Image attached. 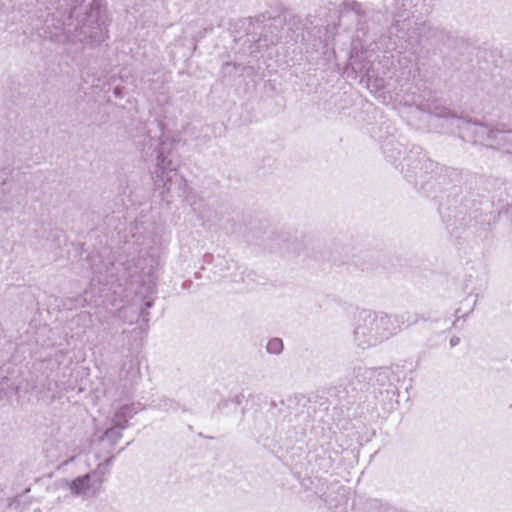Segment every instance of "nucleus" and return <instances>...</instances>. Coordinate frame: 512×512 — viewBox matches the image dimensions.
I'll return each instance as SVG.
<instances>
[{
    "instance_id": "obj_1",
    "label": "nucleus",
    "mask_w": 512,
    "mask_h": 512,
    "mask_svg": "<svg viewBox=\"0 0 512 512\" xmlns=\"http://www.w3.org/2000/svg\"><path fill=\"white\" fill-rule=\"evenodd\" d=\"M407 322V314L392 316L361 310L355 317L354 340L362 348L376 346L397 334Z\"/></svg>"
},
{
    "instance_id": "obj_2",
    "label": "nucleus",
    "mask_w": 512,
    "mask_h": 512,
    "mask_svg": "<svg viewBox=\"0 0 512 512\" xmlns=\"http://www.w3.org/2000/svg\"><path fill=\"white\" fill-rule=\"evenodd\" d=\"M175 142L162 134L155 146L156 165L152 172V179L155 189H161V195L169 193L173 178H179V190L183 195L186 194L187 181L183 176L178 175L180 163L174 156Z\"/></svg>"
},
{
    "instance_id": "obj_3",
    "label": "nucleus",
    "mask_w": 512,
    "mask_h": 512,
    "mask_svg": "<svg viewBox=\"0 0 512 512\" xmlns=\"http://www.w3.org/2000/svg\"><path fill=\"white\" fill-rule=\"evenodd\" d=\"M456 121L459 136L464 141L512 154V129L504 126L494 129L484 123L471 122L462 118H457Z\"/></svg>"
},
{
    "instance_id": "obj_4",
    "label": "nucleus",
    "mask_w": 512,
    "mask_h": 512,
    "mask_svg": "<svg viewBox=\"0 0 512 512\" xmlns=\"http://www.w3.org/2000/svg\"><path fill=\"white\" fill-rule=\"evenodd\" d=\"M390 33L395 34L400 39L405 38L407 44L411 45L412 48L415 45H424L426 43L430 45L446 44L451 38L444 30L434 27L425 21H412V19L403 14H398L395 17Z\"/></svg>"
},
{
    "instance_id": "obj_5",
    "label": "nucleus",
    "mask_w": 512,
    "mask_h": 512,
    "mask_svg": "<svg viewBox=\"0 0 512 512\" xmlns=\"http://www.w3.org/2000/svg\"><path fill=\"white\" fill-rule=\"evenodd\" d=\"M147 259L143 257H139L133 263L127 261L125 263H120L122 274L121 277L128 283H143L145 282V277H147V295L144 298V307L140 309L139 315L144 323L149 322V312L147 309L151 308L154 304L153 295L156 293V277L154 273V265L151 264L148 270H145L143 263L146 262Z\"/></svg>"
},
{
    "instance_id": "obj_6",
    "label": "nucleus",
    "mask_w": 512,
    "mask_h": 512,
    "mask_svg": "<svg viewBox=\"0 0 512 512\" xmlns=\"http://www.w3.org/2000/svg\"><path fill=\"white\" fill-rule=\"evenodd\" d=\"M399 165L405 178L416 185L420 184L421 189L427 190L426 186L436 181L433 173L437 164L427 158L419 147L413 148Z\"/></svg>"
},
{
    "instance_id": "obj_7",
    "label": "nucleus",
    "mask_w": 512,
    "mask_h": 512,
    "mask_svg": "<svg viewBox=\"0 0 512 512\" xmlns=\"http://www.w3.org/2000/svg\"><path fill=\"white\" fill-rule=\"evenodd\" d=\"M11 174L8 167L0 169V210L3 212L21 211L26 202L22 188L9 178Z\"/></svg>"
},
{
    "instance_id": "obj_8",
    "label": "nucleus",
    "mask_w": 512,
    "mask_h": 512,
    "mask_svg": "<svg viewBox=\"0 0 512 512\" xmlns=\"http://www.w3.org/2000/svg\"><path fill=\"white\" fill-rule=\"evenodd\" d=\"M22 388V367L14 362L4 363L0 367V400L18 398V393Z\"/></svg>"
},
{
    "instance_id": "obj_9",
    "label": "nucleus",
    "mask_w": 512,
    "mask_h": 512,
    "mask_svg": "<svg viewBox=\"0 0 512 512\" xmlns=\"http://www.w3.org/2000/svg\"><path fill=\"white\" fill-rule=\"evenodd\" d=\"M347 69H351L355 77L361 75L368 83L373 82L374 86L378 89L385 87L384 78L379 77L373 68L371 60L368 59L367 53L364 51L351 53Z\"/></svg>"
},
{
    "instance_id": "obj_10",
    "label": "nucleus",
    "mask_w": 512,
    "mask_h": 512,
    "mask_svg": "<svg viewBox=\"0 0 512 512\" xmlns=\"http://www.w3.org/2000/svg\"><path fill=\"white\" fill-rule=\"evenodd\" d=\"M103 481L104 473L93 471L73 479L69 483V488L76 495L91 498L100 492Z\"/></svg>"
},
{
    "instance_id": "obj_11",
    "label": "nucleus",
    "mask_w": 512,
    "mask_h": 512,
    "mask_svg": "<svg viewBox=\"0 0 512 512\" xmlns=\"http://www.w3.org/2000/svg\"><path fill=\"white\" fill-rule=\"evenodd\" d=\"M276 18V15L266 16L265 14L259 15L255 17V21L257 24H263L264 33H262L257 40V48H268L269 46L276 45L282 38L285 33V26H280L276 28L272 25L273 20Z\"/></svg>"
},
{
    "instance_id": "obj_12",
    "label": "nucleus",
    "mask_w": 512,
    "mask_h": 512,
    "mask_svg": "<svg viewBox=\"0 0 512 512\" xmlns=\"http://www.w3.org/2000/svg\"><path fill=\"white\" fill-rule=\"evenodd\" d=\"M272 25L276 28L285 26L286 37L295 39L298 37L297 32L301 29V19L290 10H282L276 15Z\"/></svg>"
},
{
    "instance_id": "obj_13",
    "label": "nucleus",
    "mask_w": 512,
    "mask_h": 512,
    "mask_svg": "<svg viewBox=\"0 0 512 512\" xmlns=\"http://www.w3.org/2000/svg\"><path fill=\"white\" fill-rule=\"evenodd\" d=\"M138 412L135 404H124L120 406L112 417V424L120 428H127L128 421Z\"/></svg>"
},
{
    "instance_id": "obj_14",
    "label": "nucleus",
    "mask_w": 512,
    "mask_h": 512,
    "mask_svg": "<svg viewBox=\"0 0 512 512\" xmlns=\"http://www.w3.org/2000/svg\"><path fill=\"white\" fill-rule=\"evenodd\" d=\"M95 281H96V278L94 277L90 283V286L88 287V289H86L84 291V300L89 302V303H94L95 305H99L100 302L97 300V299H94L95 297H98V298H102L104 295H103V292L106 291V290H110L111 288H108V286H112V281H110L109 279H105V283L103 284V288H99V294L96 295V284H95Z\"/></svg>"
},
{
    "instance_id": "obj_15",
    "label": "nucleus",
    "mask_w": 512,
    "mask_h": 512,
    "mask_svg": "<svg viewBox=\"0 0 512 512\" xmlns=\"http://www.w3.org/2000/svg\"><path fill=\"white\" fill-rule=\"evenodd\" d=\"M399 65L403 69L402 74L406 75V80H409L411 77H415L416 73L419 72L418 63H413L411 59H409L406 55L401 56L398 59Z\"/></svg>"
},
{
    "instance_id": "obj_16",
    "label": "nucleus",
    "mask_w": 512,
    "mask_h": 512,
    "mask_svg": "<svg viewBox=\"0 0 512 512\" xmlns=\"http://www.w3.org/2000/svg\"><path fill=\"white\" fill-rule=\"evenodd\" d=\"M383 153L385 157L391 161L396 162L401 154V144L397 141L391 140L386 142L383 146Z\"/></svg>"
},
{
    "instance_id": "obj_17",
    "label": "nucleus",
    "mask_w": 512,
    "mask_h": 512,
    "mask_svg": "<svg viewBox=\"0 0 512 512\" xmlns=\"http://www.w3.org/2000/svg\"><path fill=\"white\" fill-rule=\"evenodd\" d=\"M426 109L429 113L434 114L437 117L448 118L451 115L450 109L439 104L436 100L431 103H427Z\"/></svg>"
},
{
    "instance_id": "obj_18",
    "label": "nucleus",
    "mask_w": 512,
    "mask_h": 512,
    "mask_svg": "<svg viewBox=\"0 0 512 512\" xmlns=\"http://www.w3.org/2000/svg\"><path fill=\"white\" fill-rule=\"evenodd\" d=\"M124 429L125 428H120L118 426L113 425L111 428H108L105 431L104 436L114 445L122 438V431Z\"/></svg>"
},
{
    "instance_id": "obj_19",
    "label": "nucleus",
    "mask_w": 512,
    "mask_h": 512,
    "mask_svg": "<svg viewBox=\"0 0 512 512\" xmlns=\"http://www.w3.org/2000/svg\"><path fill=\"white\" fill-rule=\"evenodd\" d=\"M266 349L270 354H280L283 350V342L280 338H273L267 343Z\"/></svg>"
},
{
    "instance_id": "obj_20",
    "label": "nucleus",
    "mask_w": 512,
    "mask_h": 512,
    "mask_svg": "<svg viewBox=\"0 0 512 512\" xmlns=\"http://www.w3.org/2000/svg\"><path fill=\"white\" fill-rule=\"evenodd\" d=\"M343 8L345 11H352L357 15H362L364 13L362 4L355 0H346L343 2Z\"/></svg>"
},
{
    "instance_id": "obj_21",
    "label": "nucleus",
    "mask_w": 512,
    "mask_h": 512,
    "mask_svg": "<svg viewBox=\"0 0 512 512\" xmlns=\"http://www.w3.org/2000/svg\"><path fill=\"white\" fill-rule=\"evenodd\" d=\"M114 456L107 458L103 463H100L95 471H99L100 473H104V475L108 472L109 467L113 464Z\"/></svg>"
},
{
    "instance_id": "obj_22",
    "label": "nucleus",
    "mask_w": 512,
    "mask_h": 512,
    "mask_svg": "<svg viewBox=\"0 0 512 512\" xmlns=\"http://www.w3.org/2000/svg\"><path fill=\"white\" fill-rule=\"evenodd\" d=\"M132 377H136L140 374V368L138 363L131 364L130 371L128 372Z\"/></svg>"
},
{
    "instance_id": "obj_23",
    "label": "nucleus",
    "mask_w": 512,
    "mask_h": 512,
    "mask_svg": "<svg viewBox=\"0 0 512 512\" xmlns=\"http://www.w3.org/2000/svg\"><path fill=\"white\" fill-rule=\"evenodd\" d=\"M407 46H409L410 53H411V54H413V55H415V58H418V55H416V54H417V49H416V47H418L419 45H415L413 48H412V46H411V45H409V44H408ZM407 49H408V47H406V50H407Z\"/></svg>"
},
{
    "instance_id": "obj_24",
    "label": "nucleus",
    "mask_w": 512,
    "mask_h": 512,
    "mask_svg": "<svg viewBox=\"0 0 512 512\" xmlns=\"http://www.w3.org/2000/svg\"><path fill=\"white\" fill-rule=\"evenodd\" d=\"M459 342H460V338H458V337H452V338L450 339V345H451L452 347H454V346L458 345V344H459Z\"/></svg>"
},
{
    "instance_id": "obj_25",
    "label": "nucleus",
    "mask_w": 512,
    "mask_h": 512,
    "mask_svg": "<svg viewBox=\"0 0 512 512\" xmlns=\"http://www.w3.org/2000/svg\"><path fill=\"white\" fill-rule=\"evenodd\" d=\"M114 94L116 97H121V88L120 87H116L114 89Z\"/></svg>"
},
{
    "instance_id": "obj_26",
    "label": "nucleus",
    "mask_w": 512,
    "mask_h": 512,
    "mask_svg": "<svg viewBox=\"0 0 512 512\" xmlns=\"http://www.w3.org/2000/svg\"><path fill=\"white\" fill-rule=\"evenodd\" d=\"M112 270H116L117 275L120 273V267H116V265L114 263H112Z\"/></svg>"
},
{
    "instance_id": "obj_27",
    "label": "nucleus",
    "mask_w": 512,
    "mask_h": 512,
    "mask_svg": "<svg viewBox=\"0 0 512 512\" xmlns=\"http://www.w3.org/2000/svg\"><path fill=\"white\" fill-rule=\"evenodd\" d=\"M5 7L4 0H0V11L3 10Z\"/></svg>"
},
{
    "instance_id": "obj_28",
    "label": "nucleus",
    "mask_w": 512,
    "mask_h": 512,
    "mask_svg": "<svg viewBox=\"0 0 512 512\" xmlns=\"http://www.w3.org/2000/svg\"><path fill=\"white\" fill-rule=\"evenodd\" d=\"M97 283H98V284H101V279H100V277H97Z\"/></svg>"
},
{
    "instance_id": "obj_29",
    "label": "nucleus",
    "mask_w": 512,
    "mask_h": 512,
    "mask_svg": "<svg viewBox=\"0 0 512 512\" xmlns=\"http://www.w3.org/2000/svg\"><path fill=\"white\" fill-rule=\"evenodd\" d=\"M404 91L403 85H400V92Z\"/></svg>"
},
{
    "instance_id": "obj_30",
    "label": "nucleus",
    "mask_w": 512,
    "mask_h": 512,
    "mask_svg": "<svg viewBox=\"0 0 512 512\" xmlns=\"http://www.w3.org/2000/svg\"><path fill=\"white\" fill-rule=\"evenodd\" d=\"M147 137L149 138L150 142L153 140L149 134L147 135Z\"/></svg>"
},
{
    "instance_id": "obj_31",
    "label": "nucleus",
    "mask_w": 512,
    "mask_h": 512,
    "mask_svg": "<svg viewBox=\"0 0 512 512\" xmlns=\"http://www.w3.org/2000/svg\"><path fill=\"white\" fill-rule=\"evenodd\" d=\"M383 59H387V61H389V57H387L385 55L383 56Z\"/></svg>"
},
{
    "instance_id": "obj_32",
    "label": "nucleus",
    "mask_w": 512,
    "mask_h": 512,
    "mask_svg": "<svg viewBox=\"0 0 512 512\" xmlns=\"http://www.w3.org/2000/svg\"><path fill=\"white\" fill-rule=\"evenodd\" d=\"M458 319H459V316H457V319L455 322H453V325H456V322L458 321Z\"/></svg>"
},
{
    "instance_id": "obj_33",
    "label": "nucleus",
    "mask_w": 512,
    "mask_h": 512,
    "mask_svg": "<svg viewBox=\"0 0 512 512\" xmlns=\"http://www.w3.org/2000/svg\"><path fill=\"white\" fill-rule=\"evenodd\" d=\"M149 261H150L151 263H155L154 259H152V258H151V259H149Z\"/></svg>"
},
{
    "instance_id": "obj_34",
    "label": "nucleus",
    "mask_w": 512,
    "mask_h": 512,
    "mask_svg": "<svg viewBox=\"0 0 512 512\" xmlns=\"http://www.w3.org/2000/svg\"><path fill=\"white\" fill-rule=\"evenodd\" d=\"M109 277H111V278H112V277H114V274H113V273H111V274L109 275ZM107 278H108V275H107Z\"/></svg>"
}]
</instances>
